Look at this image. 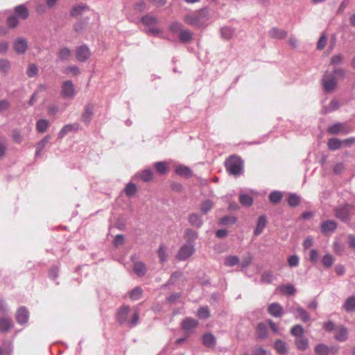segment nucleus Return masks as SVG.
Here are the masks:
<instances>
[{
    "instance_id": "nucleus-1",
    "label": "nucleus",
    "mask_w": 355,
    "mask_h": 355,
    "mask_svg": "<svg viewBox=\"0 0 355 355\" xmlns=\"http://www.w3.org/2000/svg\"><path fill=\"white\" fill-rule=\"evenodd\" d=\"M345 71L341 68H336L332 73H325L322 78L323 89L327 92L334 91L337 87L338 80L344 78Z\"/></svg>"
},
{
    "instance_id": "nucleus-2",
    "label": "nucleus",
    "mask_w": 355,
    "mask_h": 355,
    "mask_svg": "<svg viewBox=\"0 0 355 355\" xmlns=\"http://www.w3.org/2000/svg\"><path fill=\"white\" fill-rule=\"evenodd\" d=\"M208 19V10L207 8H202L186 15L184 17V21L191 26L201 27L205 25Z\"/></svg>"
},
{
    "instance_id": "nucleus-3",
    "label": "nucleus",
    "mask_w": 355,
    "mask_h": 355,
    "mask_svg": "<svg viewBox=\"0 0 355 355\" xmlns=\"http://www.w3.org/2000/svg\"><path fill=\"white\" fill-rule=\"evenodd\" d=\"M139 312L137 309L130 314V307L123 306L119 308L117 312V320L120 324H128L131 327L137 324L139 321Z\"/></svg>"
},
{
    "instance_id": "nucleus-4",
    "label": "nucleus",
    "mask_w": 355,
    "mask_h": 355,
    "mask_svg": "<svg viewBox=\"0 0 355 355\" xmlns=\"http://www.w3.org/2000/svg\"><path fill=\"white\" fill-rule=\"evenodd\" d=\"M243 167V162L237 155H231L225 161V168L227 172L233 175H239L241 173Z\"/></svg>"
},
{
    "instance_id": "nucleus-5",
    "label": "nucleus",
    "mask_w": 355,
    "mask_h": 355,
    "mask_svg": "<svg viewBox=\"0 0 355 355\" xmlns=\"http://www.w3.org/2000/svg\"><path fill=\"white\" fill-rule=\"evenodd\" d=\"M353 207L350 205H340L334 209L335 216L340 220L347 223L349 220V213Z\"/></svg>"
},
{
    "instance_id": "nucleus-6",
    "label": "nucleus",
    "mask_w": 355,
    "mask_h": 355,
    "mask_svg": "<svg viewBox=\"0 0 355 355\" xmlns=\"http://www.w3.org/2000/svg\"><path fill=\"white\" fill-rule=\"evenodd\" d=\"M352 128L347 123H336L327 128V132L331 135H337L342 133L344 135L348 134L352 131Z\"/></svg>"
},
{
    "instance_id": "nucleus-7",
    "label": "nucleus",
    "mask_w": 355,
    "mask_h": 355,
    "mask_svg": "<svg viewBox=\"0 0 355 355\" xmlns=\"http://www.w3.org/2000/svg\"><path fill=\"white\" fill-rule=\"evenodd\" d=\"M60 94L64 98H73L76 96L75 87L71 80L62 83Z\"/></svg>"
},
{
    "instance_id": "nucleus-8",
    "label": "nucleus",
    "mask_w": 355,
    "mask_h": 355,
    "mask_svg": "<svg viewBox=\"0 0 355 355\" xmlns=\"http://www.w3.org/2000/svg\"><path fill=\"white\" fill-rule=\"evenodd\" d=\"M195 252L193 245L185 244L182 245L177 253L176 258L179 261H184L189 258Z\"/></svg>"
},
{
    "instance_id": "nucleus-9",
    "label": "nucleus",
    "mask_w": 355,
    "mask_h": 355,
    "mask_svg": "<svg viewBox=\"0 0 355 355\" xmlns=\"http://www.w3.org/2000/svg\"><path fill=\"white\" fill-rule=\"evenodd\" d=\"M91 55V51L87 46L83 44L76 49V59L79 62H85Z\"/></svg>"
},
{
    "instance_id": "nucleus-10",
    "label": "nucleus",
    "mask_w": 355,
    "mask_h": 355,
    "mask_svg": "<svg viewBox=\"0 0 355 355\" xmlns=\"http://www.w3.org/2000/svg\"><path fill=\"white\" fill-rule=\"evenodd\" d=\"M338 227V223L333 220L322 221L320 224V230L322 234H328L334 232Z\"/></svg>"
},
{
    "instance_id": "nucleus-11",
    "label": "nucleus",
    "mask_w": 355,
    "mask_h": 355,
    "mask_svg": "<svg viewBox=\"0 0 355 355\" xmlns=\"http://www.w3.org/2000/svg\"><path fill=\"white\" fill-rule=\"evenodd\" d=\"M141 21L146 26H149V31H150L152 33L157 34L159 33V31L156 28L151 27L157 23V19L155 17L146 15L142 17Z\"/></svg>"
},
{
    "instance_id": "nucleus-12",
    "label": "nucleus",
    "mask_w": 355,
    "mask_h": 355,
    "mask_svg": "<svg viewBox=\"0 0 355 355\" xmlns=\"http://www.w3.org/2000/svg\"><path fill=\"white\" fill-rule=\"evenodd\" d=\"M198 322L191 318H187L182 322V328L187 333H191L198 326Z\"/></svg>"
},
{
    "instance_id": "nucleus-13",
    "label": "nucleus",
    "mask_w": 355,
    "mask_h": 355,
    "mask_svg": "<svg viewBox=\"0 0 355 355\" xmlns=\"http://www.w3.org/2000/svg\"><path fill=\"white\" fill-rule=\"evenodd\" d=\"M267 223L266 217L264 215L260 216L257 221L256 227L254 230V235L256 236H259L266 227Z\"/></svg>"
},
{
    "instance_id": "nucleus-14",
    "label": "nucleus",
    "mask_w": 355,
    "mask_h": 355,
    "mask_svg": "<svg viewBox=\"0 0 355 355\" xmlns=\"http://www.w3.org/2000/svg\"><path fill=\"white\" fill-rule=\"evenodd\" d=\"M15 15L21 19H26L29 16V11L25 5H18L14 8Z\"/></svg>"
},
{
    "instance_id": "nucleus-15",
    "label": "nucleus",
    "mask_w": 355,
    "mask_h": 355,
    "mask_svg": "<svg viewBox=\"0 0 355 355\" xmlns=\"http://www.w3.org/2000/svg\"><path fill=\"white\" fill-rule=\"evenodd\" d=\"M94 105L92 104H87L85 106L84 111L82 114L81 119L82 121L88 124L93 116L94 113Z\"/></svg>"
},
{
    "instance_id": "nucleus-16",
    "label": "nucleus",
    "mask_w": 355,
    "mask_h": 355,
    "mask_svg": "<svg viewBox=\"0 0 355 355\" xmlns=\"http://www.w3.org/2000/svg\"><path fill=\"white\" fill-rule=\"evenodd\" d=\"M79 129H80V125L77 123L65 125L60 130V132L58 133V137L62 139L65 135H67L69 132H72V131H78Z\"/></svg>"
},
{
    "instance_id": "nucleus-17",
    "label": "nucleus",
    "mask_w": 355,
    "mask_h": 355,
    "mask_svg": "<svg viewBox=\"0 0 355 355\" xmlns=\"http://www.w3.org/2000/svg\"><path fill=\"white\" fill-rule=\"evenodd\" d=\"M13 327V323L10 318L2 317L0 318V331L8 332Z\"/></svg>"
},
{
    "instance_id": "nucleus-18",
    "label": "nucleus",
    "mask_w": 355,
    "mask_h": 355,
    "mask_svg": "<svg viewBox=\"0 0 355 355\" xmlns=\"http://www.w3.org/2000/svg\"><path fill=\"white\" fill-rule=\"evenodd\" d=\"M16 320L20 324L26 323L28 320V311L24 307L19 308L16 313Z\"/></svg>"
},
{
    "instance_id": "nucleus-19",
    "label": "nucleus",
    "mask_w": 355,
    "mask_h": 355,
    "mask_svg": "<svg viewBox=\"0 0 355 355\" xmlns=\"http://www.w3.org/2000/svg\"><path fill=\"white\" fill-rule=\"evenodd\" d=\"M28 47L27 42L24 39H17L14 42V49L18 53H24Z\"/></svg>"
},
{
    "instance_id": "nucleus-20",
    "label": "nucleus",
    "mask_w": 355,
    "mask_h": 355,
    "mask_svg": "<svg viewBox=\"0 0 355 355\" xmlns=\"http://www.w3.org/2000/svg\"><path fill=\"white\" fill-rule=\"evenodd\" d=\"M268 311L271 315L275 317H281L283 314L282 307L277 303L271 304L269 306Z\"/></svg>"
},
{
    "instance_id": "nucleus-21",
    "label": "nucleus",
    "mask_w": 355,
    "mask_h": 355,
    "mask_svg": "<svg viewBox=\"0 0 355 355\" xmlns=\"http://www.w3.org/2000/svg\"><path fill=\"white\" fill-rule=\"evenodd\" d=\"M256 334L258 338L264 339L268 336V328L263 323H259L256 328Z\"/></svg>"
},
{
    "instance_id": "nucleus-22",
    "label": "nucleus",
    "mask_w": 355,
    "mask_h": 355,
    "mask_svg": "<svg viewBox=\"0 0 355 355\" xmlns=\"http://www.w3.org/2000/svg\"><path fill=\"white\" fill-rule=\"evenodd\" d=\"M335 338L338 341H345L347 338V331L343 327L335 329Z\"/></svg>"
},
{
    "instance_id": "nucleus-23",
    "label": "nucleus",
    "mask_w": 355,
    "mask_h": 355,
    "mask_svg": "<svg viewBox=\"0 0 355 355\" xmlns=\"http://www.w3.org/2000/svg\"><path fill=\"white\" fill-rule=\"evenodd\" d=\"M193 39V33L188 29H183L180 32L179 40L183 43H188Z\"/></svg>"
},
{
    "instance_id": "nucleus-24",
    "label": "nucleus",
    "mask_w": 355,
    "mask_h": 355,
    "mask_svg": "<svg viewBox=\"0 0 355 355\" xmlns=\"http://www.w3.org/2000/svg\"><path fill=\"white\" fill-rule=\"evenodd\" d=\"M137 175L145 182H150L153 180V173L150 169H145L139 173Z\"/></svg>"
},
{
    "instance_id": "nucleus-25",
    "label": "nucleus",
    "mask_w": 355,
    "mask_h": 355,
    "mask_svg": "<svg viewBox=\"0 0 355 355\" xmlns=\"http://www.w3.org/2000/svg\"><path fill=\"white\" fill-rule=\"evenodd\" d=\"M156 171L160 175H165L168 171V166L165 162H157L154 164Z\"/></svg>"
},
{
    "instance_id": "nucleus-26",
    "label": "nucleus",
    "mask_w": 355,
    "mask_h": 355,
    "mask_svg": "<svg viewBox=\"0 0 355 355\" xmlns=\"http://www.w3.org/2000/svg\"><path fill=\"white\" fill-rule=\"evenodd\" d=\"M202 343L207 347H214L216 345V338L211 334H207L202 337Z\"/></svg>"
},
{
    "instance_id": "nucleus-27",
    "label": "nucleus",
    "mask_w": 355,
    "mask_h": 355,
    "mask_svg": "<svg viewBox=\"0 0 355 355\" xmlns=\"http://www.w3.org/2000/svg\"><path fill=\"white\" fill-rule=\"evenodd\" d=\"M342 141L337 138H330L327 141V146L331 150H336L341 147Z\"/></svg>"
},
{
    "instance_id": "nucleus-28",
    "label": "nucleus",
    "mask_w": 355,
    "mask_h": 355,
    "mask_svg": "<svg viewBox=\"0 0 355 355\" xmlns=\"http://www.w3.org/2000/svg\"><path fill=\"white\" fill-rule=\"evenodd\" d=\"M133 270L138 276H143L146 272V268L144 263L137 261L134 263Z\"/></svg>"
},
{
    "instance_id": "nucleus-29",
    "label": "nucleus",
    "mask_w": 355,
    "mask_h": 355,
    "mask_svg": "<svg viewBox=\"0 0 355 355\" xmlns=\"http://www.w3.org/2000/svg\"><path fill=\"white\" fill-rule=\"evenodd\" d=\"M270 36L275 39H283L286 36V32L277 28H272L269 32Z\"/></svg>"
},
{
    "instance_id": "nucleus-30",
    "label": "nucleus",
    "mask_w": 355,
    "mask_h": 355,
    "mask_svg": "<svg viewBox=\"0 0 355 355\" xmlns=\"http://www.w3.org/2000/svg\"><path fill=\"white\" fill-rule=\"evenodd\" d=\"M88 9L89 8L85 4H79L72 8L71 15L73 17H77Z\"/></svg>"
},
{
    "instance_id": "nucleus-31",
    "label": "nucleus",
    "mask_w": 355,
    "mask_h": 355,
    "mask_svg": "<svg viewBox=\"0 0 355 355\" xmlns=\"http://www.w3.org/2000/svg\"><path fill=\"white\" fill-rule=\"evenodd\" d=\"M275 349L279 354H285L287 352V348L285 342L282 340H277L275 343Z\"/></svg>"
},
{
    "instance_id": "nucleus-32",
    "label": "nucleus",
    "mask_w": 355,
    "mask_h": 355,
    "mask_svg": "<svg viewBox=\"0 0 355 355\" xmlns=\"http://www.w3.org/2000/svg\"><path fill=\"white\" fill-rule=\"evenodd\" d=\"M343 308L347 312L355 310V297L352 296L348 297L343 304Z\"/></svg>"
},
{
    "instance_id": "nucleus-33",
    "label": "nucleus",
    "mask_w": 355,
    "mask_h": 355,
    "mask_svg": "<svg viewBox=\"0 0 355 355\" xmlns=\"http://www.w3.org/2000/svg\"><path fill=\"white\" fill-rule=\"evenodd\" d=\"M239 202L244 207H250L253 203V198L248 194H241L239 196Z\"/></svg>"
},
{
    "instance_id": "nucleus-34",
    "label": "nucleus",
    "mask_w": 355,
    "mask_h": 355,
    "mask_svg": "<svg viewBox=\"0 0 355 355\" xmlns=\"http://www.w3.org/2000/svg\"><path fill=\"white\" fill-rule=\"evenodd\" d=\"M295 345L298 349L301 351H304L307 349L309 345H308V340L304 337H300L296 338L295 340Z\"/></svg>"
},
{
    "instance_id": "nucleus-35",
    "label": "nucleus",
    "mask_w": 355,
    "mask_h": 355,
    "mask_svg": "<svg viewBox=\"0 0 355 355\" xmlns=\"http://www.w3.org/2000/svg\"><path fill=\"white\" fill-rule=\"evenodd\" d=\"M49 123L47 120L40 119L37 122L36 129L39 132L43 133L47 130Z\"/></svg>"
},
{
    "instance_id": "nucleus-36",
    "label": "nucleus",
    "mask_w": 355,
    "mask_h": 355,
    "mask_svg": "<svg viewBox=\"0 0 355 355\" xmlns=\"http://www.w3.org/2000/svg\"><path fill=\"white\" fill-rule=\"evenodd\" d=\"M71 55V51L66 47L62 48L60 49L58 53V56L61 60H67Z\"/></svg>"
},
{
    "instance_id": "nucleus-37",
    "label": "nucleus",
    "mask_w": 355,
    "mask_h": 355,
    "mask_svg": "<svg viewBox=\"0 0 355 355\" xmlns=\"http://www.w3.org/2000/svg\"><path fill=\"white\" fill-rule=\"evenodd\" d=\"M177 174L181 176L190 177L192 174L189 168L184 166H178L175 168Z\"/></svg>"
},
{
    "instance_id": "nucleus-38",
    "label": "nucleus",
    "mask_w": 355,
    "mask_h": 355,
    "mask_svg": "<svg viewBox=\"0 0 355 355\" xmlns=\"http://www.w3.org/2000/svg\"><path fill=\"white\" fill-rule=\"evenodd\" d=\"M239 263V259L236 256H228L225 258L224 264L226 266L232 267L234 266Z\"/></svg>"
},
{
    "instance_id": "nucleus-39",
    "label": "nucleus",
    "mask_w": 355,
    "mask_h": 355,
    "mask_svg": "<svg viewBox=\"0 0 355 355\" xmlns=\"http://www.w3.org/2000/svg\"><path fill=\"white\" fill-rule=\"evenodd\" d=\"M51 139L50 135H46L43 139H42L40 141H39L37 144L36 148V155H38L40 154V153L42 151L46 144L49 143V140Z\"/></svg>"
},
{
    "instance_id": "nucleus-40",
    "label": "nucleus",
    "mask_w": 355,
    "mask_h": 355,
    "mask_svg": "<svg viewBox=\"0 0 355 355\" xmlns=\"http://www.w3.org/2000/svg\"><path fill=\"white\" fill-rule=\"evenodd\" d=\"M189 220L191 225L200 227L202 223L201 218L196 214H191L189 216Z\"/></svg>"
},
{
    "instance_id": "nucleus-41",
    "label": "nucleus",
    "mask_w": 355,
    "mask_h": 355,
    "mask_svg": "<svg viewBox=\"0 0 355 355\" xmlns=\"http://www.w3.org/2000/svg\"><path fill=\"white\" fill-rule=\"evenodd\" d=\"M137 188L136 185L131 182L128 183L124 189L125 195L128 197L134 196L137 193Z\"/></svg>"
},
{
    "instance_id": "nucleus-42",
    "label": "nucleus",
    "mask_w": 355,
    "mask_h": 355,
    "mask_svg": "<svg viewBox=\"0 0 355 355\" xmlns=\"http://www.w3.org/2000/svg\"><path fill=\"white\" fill-rule=\"evenodd\" d=\"M334 258L330 254H325L322 259V265L326 268L331 267L334 263Z\"/></svg>"
},
{
    "instance_id": "nucleus-43",
    "label": "nucleus",
    "mask_w": 355,
    "mask_h": 355,
    "mask_svg": "<svg viewBox=\"0 0 355 355\" xmlns=\"http://www.w3.org/2000/svg\"><path fill=\"white\" fill-rule=\"evenodd\" d=\"M304 329L301 325L296 324L293 327L291 330V334L295 336L297 338L300 337H302L304 334Z\"/></svg>"
},
{
    "instance_id": "nucleus-44",
    "label": "nucleus",
    "mask_w": 355,
    "mask_h": 355,
    "mask_svg": "<svg viewBox=\"0 0 355 355\" xmlns=\"http://www.w3.org/2000/svg\"><path fill=\"white\" fill-rule=\"evenodd\" d=\"M279 290L281 292L287 294V295H294L295 293V287L291 284H286L279 287Z\"/></svg>"
},
{
    "instance_id": "nucleus-45",
    "label": "nucleus",
    "mask_w": 355,
    "mask_h": 355,
    "mask_svg": "<svg viewBox=\"0 0 355 355\" xmlns=\"http://www.w3.org/2000/svg\"><path fill=\"white\" fill-rule=\"evenodd\" d=\"M296 311L298 314V317L304 322H306L309 320L310 316L309 313L301 307H297Z\"/></svg>"
},
{
    "instance_id": "nucleus-46",
    "label": "nucleus",
    "mask_w": 355,
    "mask_h": 355,
    "mask_svg": "<svg viewBox=\"0 0 355 355\" xmlns=\"http://www.w3.org/2000/svg\"><path fill=\"white\" fill-rule=\"evenodd\" d=\"M315 352L317 355H328L329 353V349L324 345H318L315 347Z\"/></svg>"
},
{
    "instance_id": "nucleus-47",
    "label": "nucleus",
    "mask_w": 355,
    "mask_h": 355,
    "mask_svg": "<svg viewBox=\"0 0 355 355\" xmlns=\"http://www.w3.org/2000/svg\"><path fill=\"white\" fill-rule=\"evenodd\" d=\"M282 198V194L279 191H272L269 196V200L271 202L277 204Z\"/></svg>"
},
{
    "instance_id": "nucleus-48",
    "label": "nucleus",
    "mask_w": 355,
    "mask_h": 355,
    "mask_svg": "<svg viewBox=\"0 0 355 355\" xmlns=\"http://www.w3.org/2000/svg\"><path fill=\"white\" fill-rule=\"evenodd\" d=\"M214 203L210 200L204 201L200 205V210L203 214L207 213L213 207Z\"/></svg>"
},
{
    "instance_id": "nucleus-49",
    "label": "nucleus",
    "mask_w": 355,
    "mask_h": 355,
    "mask_svg": "<svg viewBox=\"0 0 355 355\" xmlns=\"http://www.w3.org/2000/svg\"><path fill=\"white\" fill-rule=\"evenodd\" d=\"M157 254L160 262L165 261L167 259L166 248L164 245H161L158 249Z\"/></svg>"
},
{
    "instance_id": "nucleus-50",
    "label": "nucleus",
    "mask_w": 355,
    "mask_h": 355,
    "mask_svg": "<svg viewBox=\"0 0 355 355\" xmlns=\"http://www.w3.org/2000/svg\"><path fill=\"white\" fill-rule=\"evenodd\" d=\"M142 295V289L141 288H135L130 293V297L132 300H137Z\"/></svg>"
},
{
    "instance_id": "nucleus-51",
    "label": "nucleus",
    "mask_w": 355,
    "mask_h": 355,
    "mask_svg": "<svg viewBox=\"0 0 355 355\" xmlns=\"http://www.w3.org/2000/svg\"><path fill=\"white\" fill-rule=\"evenodd\" d=\"M222 37L225 40H230L234 35V30L229 27H224L221 29Z\"/></svg>"
},
{
    "instance_id": "nucleus-52",
    "label": "nucleus",
    "mask_w": 355,
    "mask_h": 355,
    "mask_svg": "<svg viewBox=\"0 0 355 355\" xmlns=\"http://www.w3.org/2000/svg\"><path fill=\"white\" fill-rule=\"evenodd\" d=\"M200 318H208L210 316L209 310L207 306H202L199 308L197 313Z\"/></svg>"
},
{
    "instance_id": "nucleus-53",
    "label": "nucleus",
    "mask_w": 355,
    "mask_h": 355,
    "mask_svg": "<svg viewBox=\"0 0 355 355\" xmlns=\"http://www.w3.org/2000/svg\"><path fill=\"white\" fill-rule=\"evenodd\" d=\"M236 221V217L230 216L223 217L220 220V223L224 225H232V224L235 223Z\"/></svg>"
},
{
    "instance_id": "nucleus-54",
    "label": "nucleus",
    "mask_w": 355,
    "mask_h": 355,
    "mask_svg": "<svg viewBox=\"0 0 355 355\" xmlns=\"http://www.w3.org/2000/svg\"><path fill=\"white\" fill-rule=\"evenodd\" d=\"M18 19L15 15L9 16L7 20L8 26L12 28H15L19 24Z\"/></svg>"
},
{
    "instance_id": "nucleus-55",
    "label": "nucleus",
    "mask_w": 355,
    "mask_h": 355,
    "mask_svg": "<svg viewBox=\"0 0 355 355\" xmlns=\"http://www.w3.org/2000/svg\"><path fill=\"white\" fill-rule=\"evenodd\" d=\"M169 29L173 34H180V32L183 30L182 24L179 22H173L170 25Z\"/></svg>"
},
{
    "instance_id": "nucleus-56",
    "label": "nucleus",
    "mask_w": 355,
    "mask_h": 355,
    "mask_svg": "<svg viewBox=\"0 0 355 355\" xmlns=\"http://www.w3.org/2000/svg\"><path fill=\"white\" fill-rule=\"evenodd\" d=\"M288 203L291 207L297 206L300 203V198L295 194H291L288 198Z\"/></svg>"
},
{
    "instance_id": "nucleus-57",
    "label": "nucleus",
    "mask_w": 355,
    "mask_h": 355,
    "mask_svg": "<svg viewBox=\"0 0 355 355\" xmlns=\"http://www.w3.org/2000/svg\"><path fill=\"white\" fill-rule=\"evenodd\" d=\"M343 55L341 54H336L331 57L330 64L332 65H338L343 62Z\"/></svg>"
},
{
    "instance_id": "nucleus-58",
    "label": "nucleus",
    "mask_w": 355,
    "mask_h": 355,
    "mask_svg": "<svg viewBox=\"0 0 355 355\" xmlns=\"http://www.w3.org/2000/svg\"><path fill=\"white\" fill-rule=\"evenodd\" d=\"M64 73L67 74L71 73L73 76H77L80 73V70L76 66H69L64 69Z\"/></svg>"
},
{
    "instance_id": "nucleus-59",
    "label": "nucleus",
    "mask_w": 355,
    "mask_h": 355,
    "mask_svg": "<svg viewBox=\"0 0 355 355\" xmlns=\"http://www.w3.org/2000/svg\"><path fill=\"white\" fill-rule=\"evenodd\" d=\"M38 69L35 64H30L27 69V75L28 77H33L37 75Z\"/></svg>"
},
{
    "instance_id": "nucleus-60",
    "label": "nucleus",
    "mask_w": 355,
    "mask_h": 355,
    "mask_svg": "<svg viewBox=\"0 0 355 355\" xmlns=\"http://www.w3.org/2000/svg\"><path fill=\"white\" fill-rule=\"evenodd\" d=\"M10 62L6 59L0 60V71L4 73L7 72L10 69Z\"/></svg>"
},
{
    "instance_id": "nucleus-61",
    "label": "nucleus",
    "mask_w": 355,
    "mask_h": 355,
    "mask_svg": "<svg viewBox=\"0 0 355 355\" xmlns=\"http://www.w3.org/2000/svg\"><path fill=\"white\" fill-rule=\"evenodd\" d=\"M12 138L13 141L17 144H20L23 140V137L21 135V132L17 130H15L12 131Z\"/></svg>"
},
{
    "instance_id": "nucleus-62",
    "label": "nucleus",
    "mask_w": 355,
    "mask_h": 355,
    "mask_svg": "<svg viewBox=\"0 0 355 355\" xmlns=\"http://www.w3.org/2000/svg\"><path fill=\"white\" fill-rule=\"evenodd\" d=\"M327 44V36L324 34H322L317 44V48L319 50H322Z\"/></svg>"
},
{
    "instance_id": "nucleus-63",
    "label": "nucleus",
    "mask_w": 355,
    "mask_h": 355,
    "mask_svg": "<svg viewBox=\"0 0 355 355\" xmlns=\"http://www.w3.org/2000/svg\"><path fill=\"white\" fill-rule=\"evenodd\" d=\"M299 257L297 255L291 256L288 259V265L291 267L297 266L299 264Z\"/></svg>"
},
{
    "instance_id": "nucleus-64",
    "label": "nucleus",
    "mask_w": 355,
    "mask_h": 355,
    "mask_svg": "<svg viewBox=\"0 0 355 355\" xmlns=\"http://www.w3.org/2000/svg\"><path fill=\"white\" fill-rule=\"evenodd\" d=\"M272 280V274L271 272H264L261 276V282L263 283H270Z\"/></svg>"
}]
</instances>
